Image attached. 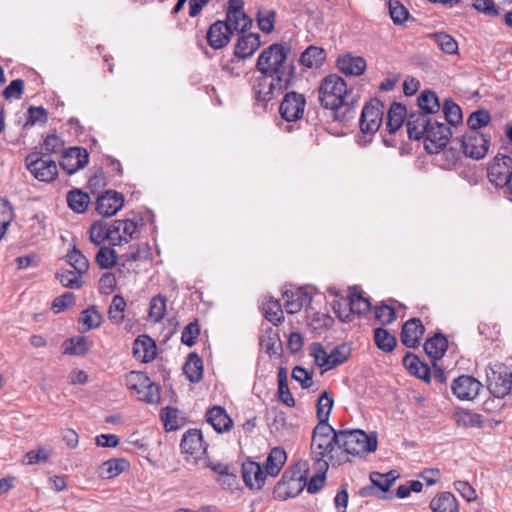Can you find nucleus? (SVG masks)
Returning <instances> with one entry per match:
<instances>
[{
    "mask_svg": "<svg viewBox=\"0 0 512 512\" xmlns=\"http://www.w3.org/2000/svg\"><path fill=\"white\" fill-rule=\"evenodd\" d=\"M266 476V472L259 463L246 461L242 464L243 481L250 489H261L265 483Z\"/></svg>",
    "mask_w": 512,
    "mask_h": 512,
    "instance_id": "nucleus-19",
    "label": "nucleus"
},
{
    "mask_svg": "<svg viewBox=\"0 0 512 512\" xmlns=\"http://www.w3.org/2000/svg\"><path fill=\"white\" fill-rule=\"evenodd\" d=\"M344 305L349 306V311L352 314H366L371 309L369 299L365 298L361 293L352 292L345 300Z\"/></svg>",
    "mask_w": 512,
    "mask_h": 512,
    "instance_id": "nucleus-38",
    "label": "nucleus"
},
{
    "mask_svg": "<svg viewBox=\"0 0 512 512\" xmlns=\"http://www.w3.org/2000/svg\"><path fill=\"white\" fill-rule=\"evenodd\" d=\"M511 162H492L487 167L489 181L497 187H504L505 182L512 175Z\"/></svg>",
    "mask_w": 512,
    "mask_h": 512,
    "instance_id": "nucleus-27",
    "label": "nucleus"
},
{
    "mask_svg": "<svg viewBox=\"0 0 512 512\" xmlns=\"http://www.w3.org/2000/svg\"><path fill=\"white\" fill-rule=\"evenodd\" d=\"M260 34L248 33L241 35L235 45L234 55L238 59L250 58L260 47Z\"/></svg>",
    "mask_w": 512,
    "mask_h": 512,
    "instance_id": "nucleus-23",
    "label": "nucleus"
},
{
    "mask_svg": "<svg viewBox=\"0 0 512 512\" xmlns=\"http://www.w3.org/2000/svg\"><path fill=\"white\" fill-rule=\"evenodd\" d=\"M284 307L289 314H295L302 308L310 306L312 296L303 288H298L295 291H286L283 294Z\"/></svg>",
    "mask_w": 512,
    "mask_h": 512,
    "instance_id": "nucleus-22",
    "label": "nucleus"
},
{
    "mask_svg": "<svg viewBox=\"0 0 512 512\" xmlns=\"http://www.w3.org/2000/svg\"><path fill=\"white\" fill-rule=\"evenodd\" d=\"M376 346L384 352H392L397 344L396 338L383 328L374 330Z\"/></svg>",
    "mask_w": 512,
    "mask_h": 512,
    "instance_id": "nucleus-48",
    "label": "nucleus"
},
{
    "mask_svg": "<svg viewBox=\"0 0 512 512\" xmlns=\"http://www.w3.org/2000/svg\"><path fill=\"white\" fill-rule=\"evenodd\" d=\"M167 298L158 294L150 300L148 318L154 323L160 322L166 315Z\"/></svg>",
    "mask_w": 512,
    "mask_h": 512,
    "instance_id": "nucleus-40",
    "label": "nucleus"
},
{
    "mask_svg": "<svg viewBox=\"0 0 512 512\" xmlns=\"http://www.w3.org/2000/svg\"><path fill=\"white\" fill-rule=\"evenodd\" d=\"M398 477L399 474L396 470H391L385 474L379 472L370 474L372 484L383 492H387Z\"/></svg>",
    "mask_w": 512,
    "mask_h": 512,
    "instance_id": "nucleus-44",
    "label": "nucleus"
},
{
    "mask_svg": "<svg viewBox=\"0 0 512 512\" xmlns=\"http://www.w3.org/2000/svg\"><path fill=\"white\" fill-rule=\"evenodd\" d=\"M231 24L232 32L244 33L252 26V19L244 12L243 0H229L226 11V20Z\"/></svg>",
    "mask_w": 512,
    "mask_h": 512,
    "instance_id": "nucleus-13",
    "label": "nucleus"
},
{
    "mask_svg": "<svg viewBox=\"0 0 512 512\" xmlns=\"http://www.w3.org/2000/svg\"><path fill=\"white\" fill-rule=\"evenodd\" d=\"M326 60L325 50L321 47L310 45L300 55L299 62L305 68H318Z\"/></svg>",
    "mask_w": 512,
    "mask_h": 512,
    "instance_id": "nucleus-29",
    "label": "nucleus"
},
{
    "mask_svg": "<svg viewBox=\"0 0 512 512\" xmlns=\"http://www.w3.org/2000/svg\"><path fill=\"white\" fill-rule=\"evenodd\" d=\"M84 274L76 270H64L56 274V278L62 286L70 289H79L83 285L82 277Z\"/></svg>",
    "mask_w": 512,
    "mask_h": 512,
    "instance_id": "nucleus-49",
    "label": "nucleus"
},
{
    "mask_svg": "<svg viewBox=\"0 0 512 512\" xmlns=\"http://www.w3.org/2000/svg\"><path fill=\"white\" fill-rule=\"evenodd\" d=\"M102 315L97 309L92 306L84 310L79 318V322L85 327L86 330L95 329L100 326Z\"/></svg>",
    "mask_w": 512,
    "mask_h": 512,
    "instance_id": "nucleus-53",
    "label": "nucleus"
},
{
    "mask_svg": "<svg viewBox=\"0 0 512 512\" xmlns=\"http://www.w3.org/2000/svg\"><path fill=\"white\" fill-rule=\"evenodd\" d=\"M180 447L182 453L191 455L195 458L204 454L207 450V445L203 442L202 433L198 429H189L186 431L181 439Z\"/></svg>",
    "mask_w": 512,
    "mask_h": 512,
    "instance_id": "nucleus-18",
    "label": "nucleus"
},
{
    "mask_svg": "<svg viewBox=\"0 0 512 512\" xmlns=\"http://www.w3.org/2000/svg\"><path fill=\"white\" fill-rule=\"evenodd\" d=\"M133 355L142 362H150L156 357V344L147 335H140L134 341Z\"/></svg>",
    "mask_w": 512,
    "mask_h": 512,
    "instance_id": "nucleus-25",
    "label": "nucleus"
},
{
    "mask_svg": "<svg viewBox=\"0 0 512 512\" xmlns=\"http://www.w3.org/2000/svg\"><path fill=\"white\" fill-rule=\"evenodd\" d=\"M290 48L282 43H273L262 50L256 61V69L263 75L276 77L279 82L294 84L296 67L288 62Z\"/></svg>",
    "mask_w": 512,
    "mask_h": 512,
    "instance_id": "nucleus-2",
    "label": "nucleus"
},
{
    "mask_svg": "<svg viewBox=\"0 0 512 512\" xmlns=\"http://www.w3.org/2000/svg\"><path fill=\"white\" fill-rule=\"evenodd\" d=\"M337 67L348 76H360L365 72L366 61L363 57L346 54L338 57Z\"/></svg>",
    "mask_w": 512,
    "mask_h": 512,
    "instance_id": "nucleus-24",
    "label": "nucleus"
},
{
    "mask_svg": "<svg viewBox=\"0 0 512 512\" xmlns=\"http://www.w3.org/2000/svg\"><path fill=\"white\" fill-rule=\"evenodd\" d=\"M286 460L287 455L284 449L280 447L273 448L270 451L266 459V463L264 465V471L266 472L267 476H277L281 471L283 465L285 464Z\"/></svg>",
    "mask_w": 512,
    "mask_h": 512,
    "instance_id": "nucleus-30",
    "label": "nucleus"
},
{
    "mask_svg": "<svg viewBox=\"0 0 512 512\" xmlns=\"http://www.w3.org/2000/svg\"><path fill=\"white\" fill-rule=\"evenodd\" d=\"M232 35L231 24L225 20H217L208 28L206 39L212 49L218 50L230 42Z\"/></svg>",
    "mask_w": 512,
    "mask_h": 512,
    "instance_id": "nucleus-14",
    "label": "nucleus"
},
{
    "mask_svg": "<svg viewBox=\"0 0 512 512\" xmlns=\"http://www.w3.org/2000/svg\"><path fill=\"white\" fill-rule=\"evenodd\" d=\"M419 112L425 113L430 116L431 114L437 113L440 109V103L438 96L431 90H424L418 96Z\"/></svg>",
    "mask_w": 512,
    "mask_h": 512,
    "instance_id": "nucleus-37",
    "label": "nucleus"
},
{
    "mask_svg": "<svg viewBox=\"0 0 512 512\" xmlns=\"http://www.w3.org/2000/svg\"><path fill=\"white\" fill-rule=\"evenodd\" d=\"M262 310L264 317L274 325H278L282 322L283 310L278 300L273 298L268 299L266 302L262 304Z\"/></svg>",
    "mask_w": 512,
    "mask_h": 512,
    "instance_id": "nucleus-42",
    "label": "nucleus"
},
{
    "mask_svg": "<svg viewBox=\"0 0 512 512\" xmlns=\"http://www.w3.org/2000/svg\"><path fill=\"white\" fill-rule=\"evenodd\" d=\"M200 334V328L196 321L189 323L182 331L181 341L183 344L191 347L196 343Z\"/></svg>",
    "mask_w": 512,
    "mask_h": 512,
    "instance_id": "nucleus-62",
    "label": "nucleus"
},
{
    "mask_svg": "<svg viewBox=\"0 0 512 512\" xmlns=\"http://www.w3.org/2000/svg\"><path fill=\"white\" fill-rule=\"evenodd\" d=\"M124 198L121 193L108 190L98 196L96 201L97 212L105 217L115 215L123 206Z\"/></svg>",
    "mask_w": 512,
    "mask_h": 512,
    "instance_id": "nucleus-16",
    "label": "nucleus"
},
{
    "mask_svg": "<svg viewBox=\"0 0 512 512\" xmlns=\"http://www.w3.org/2000/svg\"><path fill=\"white\" fill-rule=\"evenodd\" d=\"M95 261L102 269H110L117 263L118 256L112 248L104 246L97 252Z\"/></svg>",
    "mask_w": 512,
    "mask_h": 512,
    "instance_id": "nucleus-51",
    "label": "nucleus"
},
{
    "mask_svg": "<svg viewBox=\"0 0 512 512\" xmlns=\"http://www.w3.org/2000/svg\"><path fill=\"white\" fill-rule=\"evenodd\" d=\"M293 84L286 82H279L276 77H270L261 74L257 77L253 83L254 98L263 107L267 106V103L272 100L275 95L283 93L289 89Z\"/></svg>",
    "mask_w": 512,
    "mask_h": 512,
    "instance_id": "nucleus-7",
    "label": "nucleus"
},
{
    "mask_svg": "<svg viewBox=\"0 0 512 512\" xmlns=\"http://www.w3.org/2000/svg\"><path fill=\"white\" fill-rule=\"evenodd\" d=\"M453 394L462 401L473 400L479 393L481 383L469 375H461L454 379L452 385Z\"/></svg>",
    "mask_w": 512,
    "mask_h": 512,
    "instance_id": "nucleus-15",
    "label": "nucleus"
},
{
    "mask_svg": "<svg viewBox=\"0 0 512 512\" xmlns=\"http://www.w3.org/2000/svg\"><path fill=\"white\" fill-rule=\"evenodd\" d=\"M128 467L127 460L110 459L102 463L98 469V475L103 479H111L120 475Z\"/></svg>",
    "mask_w": 512,
    "mask_h": 512,
    "instance_id": "nucleus-35",
    "label": "nucleus"
},
{
    "mask_svg": "<svg viewBox=\"0 0 512 512\" xmlns=\"http://www.w3.org/2000/svg\"><path fill=\"white\" fill-rule=\"evenodd\" d=\"M306 462H299L291 471H285L273 490V497L284 501L298 496L306 486Z\"/></svg>",
    "mask_w": 512,
    "mask_h": 512,
    "instance_id": "nucleus-4",
    "label": "nucleus"
},
{
    "mask_svg": "<svg viewBox=\"0 0 512 512\" xmlns=\"http://www.w3.org/2000/svg\"><path fill=\"white\" fill-rule=\"evenodd\" d=\"M351 355V347L349 344L343 343L332 349L329 353L330 369L344 363Z\"/></svg>",
    "mask_w": 512,
    "mask_h": 512,
    "instance_id": "nucleus-54",
    "label": "nucleus"
},
{
    "mask_svg": "<svg viewBox=\"0 0 512 512\" xmlns=\"http://www.w3.org/2000/svg\"><path fill=\"white\" fill-rule=\"evenodd\" d=\"M292 378L298 381L304 389H309L313 385L312 372H309L302 366L293 368Z\"/></svg>",
    "mask_w": 512,
    "mask_h": 512,
    "instance_id": "nucleus-64",
    "label": "nucleus"
},
{
    "mask_svg": "<svg viewBox=\"0 0 512 512\" xmlns=\"http://www.w3.org/2000/svg\"><path fill=\"white\" fill-rule=\"evenodd\" d=\"M490 139L479 131H470L461 140V147L466 157L481 160L488 152Z\"/></svg>",
    "mask_w": 512,
    "mask_h": 512,
    "instance_id": "nucleus-11",
    "label": "nucleus"
},
{
    "mask_svg": "<svg viewBox=\"0 0 512 512\" xmlns=\"http://www.w3.org/2000/svg\"><path fill=\"white\" fill-rule=\"evenodd\" d=\"M126 301L121 295H115L108 309V318L114 324H121L124 320Z\"/></svg>",
    "mask_w": 512,
    "mask_h": 512,
    "instance_id": "nucleus-50",
    "label": "nucleus"
},
{
    "mask_svg": "<svg viewBox=\"0 0 512 512\" xmlns=\"http://www.w3.org/2000/svg\"><path fill=\"white\" fill-rule=\"evenodd\" d=\"M39 164V162H34V166ZM41 166L34 167V178L44 181L51 182L53 181L57 174V162H40Z\"/></svg>",
    "mask_w": 512,
    "mask_h": 512,
    "instance_id": "nucleus-46",
    "label": "nucleus"
},
{
    "mask_svg": "<svg viewBox=\"0 0 512 512\" xmlns=\"http://www.w3.org/2000/svg\"><path fill=\"white\" fill-rule=\"evenodd\" d=\"M87 350V342L84 337L71 338L65 342L66 354L83 355Z\"/></svg>",
    "mask_w": 512,
    "mask_h": 512,
    "instance_id": "nucleus-60",
    "label": "nucleus"
},
{
    "mask_svg": "<svg viewBox=\"0 0 512 512\" xmlns=\"http://www.w3.org/2000/svg\"><path fill=\"white\" fill-rule=\"evenodd\" d=\"M184 373L188 380L192 383H197L203 376V361L195 353H191L183 367Z\"/></svg>",
    "mask_w": 512,
    "mask_h": 512,
    "instance_id": "nucleus-34",
    "label": "nucleus"
},
{
    "mask_svg": "<svg viewBox=\"0 0 512 512\" xmlns=\"http://www.w3.org/2000/svg\"><path fill=\"white\" fill-rule=\"evenodd\" d=\"M431 121V117L425 113L419 111L411 112L407 116L406 123L409 138L420 140L427 132V129H429Z\"/></svg>",
    "mask_w": 512,
    "mask_h": 512,
    "instance_id": "nucleus-21",
    "label": "nucleus"
},
{
    "mask_svg": "<svg viewBox=\"0 0 512 512\" xmlns=\"http://www.w3.org/2000/svg\"><path fill=\"white\" fill-rule=\"evenodd\" d=\"M75 303V295L72 292H65L56 297L51 305V309L55 314L66 310L69 306Z\"/></svg>",
    "mask_w": 512,
    "mask_h": 512,
    "instance_id": "nucleus-61",
    "label": "nucleus"
},
{
    "mask_svg": "<svg viewBox=\"0 0 512 512\" xmlns=\"http://www.w3.org/2000/svg\"><path fill=\"white\" fill-rule=\"evenodd\" d=\"M389 13L395 24H403L409 17V11L399 0H389Z\"/></svg>",
    "mask_w": 512,
    "mask_h": 512,
    "instance_id": "nucleus-56",
    "label": "nucleus"
},
{
    "mask_svg": "<svg viewBox=\"0 0 512 512\" xmlns=\"http://www.w3.org/2000/svg\"><path fill=\"white\" fill-rule=\"evenodd\" d=\"M488 389L497 398H503L512 390V372L505 366H499L488 374Z\"/></svg>",
    "mask_w": 512,
    "mask_h": 512,
    "instance_id": "nucleus-12",
    "label": "nucleus"
},
{
    "mask_svg": "<svg viewBox=\"0 0 512 512\" xmlns=\"http://www.w3.org/2000/svg\"><path fill=\"white\" fill-rule=\"evenodd\" d=\"M306 106V98L303 94L290 91L287 92L279 106V112L286 122H296L303 117Z\"/></svg>",
    "mask_w": 512,
    "mask_h": 512,
    "instance_id": "nucleus-10",
    "label": "nucleus"
},
{
    "mask_svg": "<svg viewBox=\"0 0 512 512\" xmlns=\"http://www.w3.org/2000/svg\"><path fill=\"white\" fill-rule=\"evenodd\" d=\"M315 466H316V473L310 478V480L308 482L306 481L307 491L310 494L317 493L324 487L325 480H326V472L329 468V463L328 462H319V463L315 462Z\"/></svg>",
    "mask_w": 512,
    "mask_h": 512,
    "instance_id": "nucleus-39",
    "label": "nucleus"
},
{
    "mask_svg": "<svg viewBox=\"0 0 512 512\" xmlns=\"http://www.w3.org/2000/svg\"><path fill=\"white\" fill-rule=\"evenodd\" d=\"M490 121V113L485 109H479L470 114L467 119V125L471 131H478L480 128L487 126Z\"/></svg>",
    "mask_w": 512,
    "mask_h": 512,
    "instance_id": "nucleus-52",
    "label": "nucleus"
},
{
    "mask_svg": "<svg viewBox=\"0 0 512 512\" xmlns=\"http://www.w3.org/2000/svg\"><path fill=\"white\" fill-rule=\"evenodd\" d=\"M67 262L76 271L86 274L89 270V261L86 256L73 246V248L66 255Z\"/></svg>",
    "mask_w": 512,
    "mask_h": 512,
    "instance_id": "nucleus-45",
    "label": "nucleus"
},
{
    "mask_svg": "<svg viewBox=\"0 0 512 512\" xmlns=\"http://www.w3.org/2000/svg\"><path fill=\"white\" fill-rule=\"evenodd\" d=\"M319 101L322 107L333 112L335 120L347 122L354 118L355 107L353 100H348L346 82L337 74H329L320 83Z\"/></svg>",
    "mask_w": 512,
    "mask_h": 512,
    "instance_id": "nucleus-1",
    "label": "nucleus"
},
{
    "mask_svg": "<svg viewBox=\"0 0 512 512\" xmlns=\"http://www.w3.org/2000/svg\"><path fill=\"white\" fill-rule=\"evenodd\" d=\"M447 345V339L441 334H436L425 342L424 350L430 358L437 360L444 355L447 350Z\"/></svg>",
    "mask_w": 512,
    "mask_h": 512,
    "instance_id": "nucleus-36",
    "label": "nucleus"
},
{
    "mask_svg": "<svg viewBox=\"0 0 512 512\" xmlns=\"http://www.w3.org/2000/svg\"><path fill=\"white\" fill-rule=\"evenodd\" d=\"M67 203L74 212L83 213L88 208L90 196L79 189H74L68 193Z\"/></svg>",
    "mask_w": 512,
    "mask_h": 512,
    "instance_id": "nucleus-41",
    "label": "nucleus"
},
{
    "mask_svg": "<svg viewBox=\"0 0 512 512\" xmlns=\"http://www.w3.org/2000/svg\"><path fill=\"white\" fill-rule=\"evenodd\" d=\"M340 448L346 454L363 457L377 449L376 434H367L363 430H340Z\"/></svg>",
    "mask_w": 512,
    "mask_h": 512,
    "instance_id": "nucleus-5",
    "label": "nucleus"
},
{
    "mask_svg": "<svg viewBox=\"0 0 512 512\" xmlns=\"http://www.w3.org/2000/svg\"><path fill=\"white\" fill-rule=\"evenodd\" d=\"M64 146V142L60 137L55 134L48 135L43 144L41 145L40 151H36V147H34V156L40 154L42 157L48 156L50 154H58L61 153Z\"/></svg>",
    "mask_w": 512,
    "mask_h": 512,
    "instance_id": "nucleus-43",
    "label": "nucleus"
},
{
    "mask_svg": "<svg viewBox=\"0 0 512 512\" xmlns=\"http://www.w3.org/2000/svg\"><path fill=\"white\" fill-rule=\"evenodd\" d=\"M149 255V248L147 244H138L136 246H131L129 251L122 254L119 258L120 261H127L132 264L134 262L146 259Z\"/></svg>",
    "mask_w": 512,
    "mask_h": 512,
    "instance_id": "nucleus-55",
    "label": "nucleus"
},
{
    "mask_svg": "<svg viewBox=\"0 0 512 512\" xmlns=\"http://www.w3.org/2000/svg\"><path fill=\"white\" fill-rule=\"evenodd\" d=\"M112 245L121 246L134 239L138 232V225L132 220H115L111 225Z\"/></svg>",
    "mask_w": 512,
    "mask_h": 512,
    "instance_id": "nucleus-17",
    "label": "nucleus"
},
{
    "mask_svg": "<svg viewBox=\"0 0 512 512\" xmlns=\"http://www.w3.org/2000/svg\"><path fill=\"white\" fill-rule=\"evenodd\" d=\"M407 110L405 105L393 102L387 113L386 127L389 133H395L404 123Z\"/></svg>",
    "mask_w": 512,
    "mask_h": 512,
    "instance_id": "nucleus-31",
    "label": "nucleus"
},
{
    "mask_svg": "<svg viewBox=\"0 0 512 512\" xmlns=\"http://www.w3.org/2000/svg\"><path fill=\"white\" fill-rule=\"evenodd\" d=\"M276 12L274 10H268L264 13L260 10L257 13V23L259 29L269 34L273 31L275 25Z\"/></svg>",
    "mask_w": 512,
    "mask_h": 512,
    "instance_id": "nucleus-59",
    "label": "nucleus"
},
{
    "mask_svg": "<svg viewBox=\"0 0 512 512\" xmlns=\"http://www.w3.org/2000/svg\"><path fill=\"white\" fill-rule=\"evenodd\" d=\"M443 114L445 116L446 121L452 125L456 126L463 121L462 111L458 104H456L452 99L447 98L444 100L442 106Z\"/></svg>",
    "mask_w": 512,
    "mask_h": 512,
    "instance_id": "nucleus-47",
    "label": "nucleus"
},
{
    "mask_svg": "<svg viewBox=\"0 0 512 512\" xmlns=\"http://www.w3.org/2000/svg\"><path fill=\"white\" fill-rule=\"evenodd\" d=\"M206 421L218 433L227 432L233 426L232 419L228 416L225 409L220 406H214L207 411Z\"/></svg>",
    "mask_w": 512,
    "mask_h": 512,
    "instance_id": "nucleus-26",
    "label": "nucleus"
},
{
    "mask_svg": "<svg viewBox=\"0 0 512 512\" xmlns=\"http://www.w3.org/2000/svg\"><path fill=\"white\" fill-rule=\"evenodd\" d=\"M112 229L106 222L100 220L94 222L89 229V238L96 246H100L104 241L108 240L112 245Z\"/></svg>",
    "mask_w": 512,
    "mask_h": 512,
    "instance_id": "nucleus-33",
    "label": "nucleus"
},
{
    "mask_svg": "<svg viewBox=\"0 0 512 512\" xmlns=\"http://www.w3.org/2000/svg\"><path fill=\"white\" fill-rule=\"evenodd\" d=\"M126 384L140 401L157 404L160 401L159 387L143 372L131 371L126 377Z\"/></svg>",
    "mask_w": 512,
    "mask_h": 512,
    "instance_id": "nucleus-6",
    "label": "nucleus"
},
{
    "mask_svg": "<svg viewBox=\"0 0 512 512\" xmlns=\"http://www.w3.org/2000/svg\"><path fill=\"white\" fill-rule=\"evenodd\" d=\"M384 115V103L371 99L362 109L359 126L363 134L374 135L380 128Z\"/></svg>",
    "mask_w": 512,
    "mask_h": 512,
    "instance_id": "nucleus-8",
    "label": "nucleus"
},
{
    "mask_svg": "<svg viewBox=\"0 0 512 512\" xmlns=\"http://www.w3.org/2000/svg\"><path fill=\"white\" fill-rule=\"evenodd\" d=\"M452 131L445 123L431 121L429 129L425 133L424 148L429 154H437L443 150L449 142Z\"/></svg>",
    "mask_w": 512,
    "mask_h": 512,
    "instance_id": "nucleus-9",
    "label": "nucleus"
},
{
    "mask_svg": "<svg viewBox=\"0 0 512 512\" xmlns=\"http://www.w3.org/2000/svg\"><path fill=\"white\" fill-rule=\"evenodd\" d=\"M334 405L333 395L329 391H323L316 403L317 425H330L328 423Z\"/></svg>",
    "mask_w": 512,
    "mask_h": 512,
    "instance_id": "nucleus-32",
    "label": "nucleus"
},
{
    "mask_svg": "<svg viewBox=\"0 0 512 512\" xmlns=\"http://www.w3.org/2000/svg\"><path fill=\"white\" fill-rule=\"evenodd\" d=\"M340 430L331 425H316L312 432L311 456L314 462H328L334 459L333 452L340 448Z\"/></svg>",
    "mask_w": 512,
    "mask_h": 512,
    "instance_id": "nucleus-3",
    "label": "nucleus"
},
{
    "mask_svg": "<svg viewBox=\"0 0 512 512\" xmlns=\"http://www.w3.org/2000/svg\"><path fill=\"white\" fill-rule=\"evenodd\" d=\"M439 48L446 54H456L458 52V44L456 40L449 34L439 32L433 34Z\"/></svg>",
    "mask_w": 512,
    "mask_h": 512,
    "instance_id": "nucleus-58",
    "label": "nucleus"
},
{
    "mask_svg": "<svg viewBox=\"0 0 512 512\" xmlns=\"http://www.w3.org/2000/svg\"><path fill=\"white\" fill-rule=\"evenodd\" d=\"M161 418L167 431L178 429V410L172 407H165L162 410Z\"/></svg>",
    "mask_w": 512,
    "mask_h": 512,
    "instance_id": "nucleus-63",
    "label": "nucleus"
},
{
    "mask_svg": "<svg viewBox=\"0 0 512 512\" xmlns=\"http://www.w3.org/2000/svg\"><path fill=\"white\" fill-rule=\"evenodd\" d=\"M310 355L314 359V363L319 367H323L325 371L330 370L329 353L325 351L320 343H313L310 347Z\"/></svg>",
    "mask_w": 512,
    "mask_h": 512,
    "instance_id": "nucleus-57",
    "label": "nucleus"
},
{
    "mask_svg": "<svg viewBox=\"0 0 512 512\" xmlns=\"http://www.w3.org/2000/svg\"><path fill=\"white\" fill-rule=\"evenodd\" d=\"M433 512H459V504L451 492L438 493L429 504Z\"/></svg>",
    "mask_w": 512,
    "mask_h": 512,
    "instance_id": "nucleus-28",
    "label": "nucleus"
},
{
    "mask_svg": "<svg viewBox=\"0 0 512 512\" xmlns=\"http://www.w3.org/2000/svg\"><path fill=\"white\" fill-rule=\"evenodd\" d=\"M425 328L418 318H411L407 320L401 331V342L408 348H415L420 344Z\"/></svg>",
    "mask_w": 512,
    "mask_h": 512,
    "instance_id": "nucleus-20",
    "label": "nucleus"
}]
</instances>
